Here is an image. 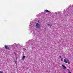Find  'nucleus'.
I'll list each match as a JSON object with an SVG mask.
<instances>
[{
    "label": "nucleus",
    "instance_id": "obj_1",
    "mask_svg": "<svg viewBox=\"0 0 73 73\" xmlns=\"http://www.w3.org/2000/svg\"><path fill=\"white\" fill-rule=\"evenodd\" d=\"M36 27L37 28H38L40 27V25L39 24L37 23L36 25Z\"/></svg>",
    "mask_w": 73,
    "mask_h": 73
},
{
    "label": "nucleus",
    "instance_id": "obj_2",
    "mask_svg": "<svg viewBox=\"0 0 73 73\" xmlns=\"http://www.w3.org/2000/svg\"><path fill=\"white\" fill-rule=\"evenodd\" d=\"M5 49H9V47L7 45L5 46Z\"/></svg>",
    "mask_w": 73,
    "mask_h": 73
},
{
    "label": "nucleus",
    "instance_id": "obj_6",
    "mask_svg": "<svg viewBox=\"0 0 73 73\" xmlns=\"http://www.w3.org/2000/svg\"><path fill=\"white\" fill-rule=\"evenodd\" d=\"M47 25L49 26L50 27H51V26H52V24H47Z\"/></svg>",
    "mask_w": 73,
    "mask_h": 73
},
{
    "label": "nucleus",
    "instance_id": "obj_4",
    "mask_svg": "<svg viewBox=\"0 0 73 73\" xmlns=\"http://www.w3.org/2000/svg\"><path fill=\"white\" fill-rule=\"evenodd\" d=\"M25 58V56H23L22 58L23 60H24Z\"/></svg>",
    "mask_w": 73,
    "mask_h": 73
},
{
    "label": "nucleus",
    "instance_id": "obj_7",
    "mask_svg": "<svg viewBox=\"0 0 73 73\" xmlns=\"http://www.w3.org/2000/svg\"><path fill=\"white\" fill-rule=\"evenodd\" d=\"M45 11L46 12H49V10L46 9L45 10Z\"/></svg>",
    "mask_w": 73,
    "mask_h": 73
},
{
    "label": "nucleus",
    "instance_id": "obj_3",
    "mask_svg": "<svg viewBox=\"0 0 73 73\" xmlns=\"http://www.w3.org/2000/svg\"><path fill=\"white\" fill-rule=\"evenodd\" d=\"M62 66L63 67V69H66V66H64L63 64L62 65Z\"/></svg>",
    "mask_w": 73,
    "mask_h": 73
},
{
    "label": "nucleus",
    "instance_id": "obj_11",
    "mask_svg": "<svg viewBox=\"0 0 73 73\" xmlns=\"http://www.w3.org/2000/svg\"><path fill=\"white\" fill-rule=\"evenodd\" d=\"M59 58H62L61 56H59Z\"/></svg>",
    "mask_w": 73,
    "mask_h": 73
},
{
    "label": "nucleus",
    "instance_id": "obj_10",
    "mask_svg": "<svg viewBox=\"0 0 73 73\" xmlns=\"http://www.w3.org/2000/svg\"><path fill=\"white\" fill-rule=\"evenodd\" d=\"M68 64H70V62H68Z\"/></svg>",
    "mask_w": 73,
    "mask_h": 73
},
{
    "label": "nucleus",
    "instance_id": "obj_5",
    "mask_svg": "<svg viewBox=\"0 0 73 73\" xmlns=\"http://www.w3.org/2000/svg\"><path fill=\"white\" fill-rule=\"evenodd\" d=\"M64 62L66 63H67V61H66V60L65 59H64Z\"/></svg>",
    "mask_w": 73,
    "mask_h": 73
},
{
    "label": "nucleus",
    "instance_id": "obj_9",
    "mask_svg": "<svg viewBox=\"0 0 73 73\" xmlns=\"http://www.w3.org/2000/svg\"><path fill=\"white\" fill-rule=\"evenodd\" d=\"M0 73H3V72L0 71Z\"/></svg>",
    "mask_w": 73,
    "mask_h": 73
},
{
    "label": "nucleus",
    "instance_id": "obj_8",
    "mask_svg": "<svg viewBox=\"0 0 73 73\" xmlns=\"http://www.w3.org/2000/svg\"><path fill=\"white\" fill-rule=\"evenodd\" d=\"M64 60V59H63V58H61V61H63Z\"/></svg>",
    "mask_w": 73,
    "mask_h": 73
},
{
    "label": "nucleus",
    "instance_id": "obj_12",
    "mask_svg": "<svg viewBox=\"0 0 73 73\" xmlns=\"http://www.w3.org/2000/svg\"><path fill=\"white\" fill-rule=\"evenodd\" d=\"M68 70V72H70V70Z\"/></svg>",
    "mask_w": 73,
    "mask_h": 73
}]
</instances>
